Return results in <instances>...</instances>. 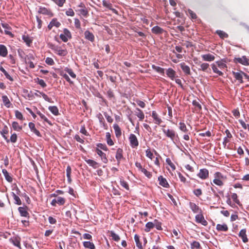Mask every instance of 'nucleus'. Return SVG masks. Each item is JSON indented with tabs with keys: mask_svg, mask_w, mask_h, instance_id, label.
Listing matches in <instances>:
<instances>
[{
	"mask_svg": "<svg viewBox=\"0 0 249 249\" xmlns=\"http://www.w3.org/2000/svg\"><path fill=\"white\" fill-rule=\"evenodd\" d=\"M213 183L219 187L223 186L227 179L226 176L219 172H216L213 174Z\"/></svg>",
	"mask_w": 249,
	"mask_h": 249,
	"instance_id": "obj_1",
	"label": "nucleus"
},
{
	"mask_svg": "<svg viewBox=\"0 0 249 249\" xmlns=\"http://www.w3.org/2000/svg\"><path fill=\"white\" fill-rule=\"evenodd\" d=\"M162 132L167 138H170L173 142L174 141L176 138L178 137V134L174 129L162 128Z\"/></svg>",
	"mask_w": 249,
	"mask_h": 249,
	"instance_id": "obj_2",
	"label": "nucleus"
},
{
	"mask_svg": "<svg viewBox=\"0 0 249 249\" xmlns=\"http://www.w3.org/2000/svg\"><path fill=\"white\" fill-rule=\"evenodd\" d=\"M50 47L59 56H65L68 53L67 50L62 49L61 47L55 46L54 45H51Z\"/></svg>",
	"mask_w": 249,
	"mask_h": 249,
	"instance_id": "obj_3",
	"label": "nucleus"
},
{
	"mask_svg": "<svg viewBox=\"0 0 249 249\" xmlns=\"http://www.w3.org/2000/svg\"><path fill=\"white\" fill-rule=\"evenodd\" d=\"M60 39L64 42H67L69 39L71 38V34L70 31L67 28L63 30V34L60 35Z\"/></svg>",
	"mask_w": 249,
	"mask_h": 249,
	"instance_id": "obj_4",
	"label": "nucleus"
},
{
	"mask_svg": "<svg viewBox=\"0 0 249 249\" xmlns=\"http://www.w3.org/2000/svg\"><path fill=\"white\" fill-rule=\"evenodd\" d=\"M130 145L132 148H136L139 145L138 140L134 134H130L128 138Z\"/></svg>",
	"mask_w": 249,
	"mask_h": 249,
	"instance_id": "obj_5",
	"label": "nucleus"
},
{
	"mask_svg": "<svg viewBox=\"0 0 249 249\" xmlns=\"http://www.w3.org/2000/svg\"><path fill=\"white\" fill-rule=\"evenodd\" d=\"M66 202V199L61 196H58L56 198L52 200L51 204L53 206H56V204L60 206L63 205Z\"/></svg>",
	"mask_w": 249,
	"mask_h": 249,
	"instance_id": "obj_6",
	"label": "nucleus"
},
{
	"mask_svg": "<svg viewBox=\"0 0 249 249\" xmlns=\"http://www.w3.org/2000/svg\"><path fill=\"white\" fill-rule=\"evenodd\" d=\"M38 13L40 14L48 16L50 17H52L53 16V14L52 11L50 9L44 7H39L38 10Z\"/></svg>",
	"mask_w": 249,
	"mask_h": 249,
	"instance_id": "obj_7",
	"label": "nucleus"
},
{
	"mask_svg": "<svg viewBox=\"0 0 249 249\" xmlns=\"http://www.w3.org/2000/svg\"><path fill=\"white\" fill-rule=\"evenodd\" d=\"M196 221L197 223H201L203 226H207L208 225L207 221L205 219L202 213H199L195 216Z\"/></svg>",
	"mask_w": 249,
	"mask_h": 249,
	"instance_id": "obj_8",
	"label": "nucleus"
},
{
	"mask_svg": "<svg viewBox=\"0 0 249 249\" xmlns=\"http://www.w3.org/2000/svg\"><path fill=\"white\" fill-rule=\"evenodd\" d=\"M209 172L208 169L206 168L201 169L199 173L197 174V176L202 179H206L209 177Z\"/></svg>",
	"mask_w": 249,
	"mask_h": 249,
	"instance_id": "obj_9",
	"label": "nucleus"
},
{
	"mask_svg": "<svg viewBox=\"0 0 249 249\" xmlns=\"http://www.w3.org/2000/svg\"><path fill=\"white\" fill-rule=\"evenodd\" d=\"M61 23L59 22L56 18H53L48 25V29L51 30L53 27L58 28L60 26Z\"/></svg>",
	"mask_w": 249,
	"mask_h": 249,
	"instance_id": "obj_10",
	"label": "nucleus"
},
{
	"mask_svg": "<svg viewBox=\"0 0 249 249\" xmlns=\"http://www.w3.org/2000/svg\"><path fill=\"white\" fill-rule=\"evenodd\" d=\"M189 207L194 213H202V210L200 209V208H199V207L198 205H196L195 203L190 202Z\"/></svg>",
	"mask_w": 249,
	"mask_h": 249,
	"instance_id": "obj_11",
	"label": "nucleus"
},
{
	"mask_svg": "<svg viewBox=\"0 0 249 249\" xmlns=\"http://www.w3.org/2000/svg\"><path fill=\"white\" fill-rule=\"evenodd\" d=\"M151 116L154 119L155 124L160 125L162 123V121L160 117L159 114L156 111H152Z\"/></svg>",
	"mask_w": 249,
	"mask_h": 249,
	"instance_id": "obj_12",
	"label": "nucleus"
},
{
	"mask_svg": "<svg viewBox=\"0 0 249 249\" xmlns=\"http://www.w3.org/2000/svg\"><path fill=\"white\" fill-rule=\"evenodd\" d=\"M115 158L117 160L118 165H119L121 160L124 159L123 150L122 148H119L117 149Z\"/></svg>",
	"mask_w": 249,
	"mask_h": 249,
	"instance_id": "obj_13",
	"label": "nucleus"
},
{
	"mask_svg": "<svg viewBox=\"0 0 249 249\" xmlns=\"http://www.w3.org/2000/svg\"><path fill=\"white\" fill-rule=\"evenodd\" d=\"M201 57L202 60L205 61L211 62L215 59L214 55L211 53L202 54Z\"/></svg>",
	"mask_w": 249,
	"mask_h": 249,
	"instance_id": "obj_14",
	"label": "nucleus"
},
{
	"mask_svg": "<svg viewBox=\"0 0 249 249\" xmlns=\"http://www.w3.org/2000/svg\"><path fill=\"white\" fill-rule=\"evenodd\" d=\"M95 151L97 153V154L101 157V160L104 163H107L108 162V160L106 157V154L105 153H104L98 148H96Z\"/></svg>",
	"mask_w": 249,
	"mask_h": 249,
	"instance_id": "obj_15",
	"label": "nucleus"
},
{
	"mask_svg": "<svg viewBox=\"0 0 249 249\" xmlns=\"http://www.w3.org/2000/svg\"><path fill=\"white\" fill-rule=\"evenodd\" d=\"M236 62L242 64L244 65H249V59L247 58L246 56H243L241 58H237L235 59Z\"/></svg>",
	"mask_w": 249,
	"mask_h": 249,
	"instance_id": "obj_16",
	"label": "nucleus"
},
{
	"mask_svg": "<svg viewBox=\"0 0 249 249\" xmlns=\"http://www.w3.org/2000/svg\"><path fill=\"white\" fill-rule=\"evenodd\" d=\"M239 236L242 239L244 243L248 242V238L246 234V230L245 229L241 230L239 233Z\"/></svg>",
	"mask_w": 249,
	"mask_h": 249,
	"instance_id": "obj_17",
	"label": "nucleus"
},
{
	"mask_svg": "<svg viewBox=\"0 0 249 249\" xmlns=\"http://www.w3.org/2000/svg\"><path fill=\"white\" fill-rule=\"evenodd\" d=\"M244 73H245V72H244L243 71H240V72L233 71L232 72V74H233L234 78L236 80H238L240 83H243V75H244Z\"/></svg>",
	"mask_w": 249,
	"mask_h": 249,
	"instance_id": "obj_18",
	"label": "nucleus"
},
{
	"mask_svg": "<svg viewBox=\"0 0 249 249\" xmlns=\"http://www.w3.org/2000/svg\"><path fill=\"white\" fill-rule=\"evenodd\" d=\"M84 36L86 39L92 42L94 41L95 37L94 35L89 30H87L84 32Z\"/></svg>",
	"mask_w": 249,
	"mask_h": 249,
	"instance_id": "obj_19",
	"label": "nucleus"
},
{
	"mask_svg": "<svg viewBox=\"0 0 249 249\" xmlns=\"http://www.w3.org/2000/svg\"><path fill=\"white\" fill-rule=\"evenodd\" d=\"M158 180L159 181V184L165 188L169 187V184L167 181V180L164 178L162 176H160L158 178Z\"/></svg>",
	"mask_w": 249,
	"mask_h": 249,
	"instance_id": "obj_20",
	"label": "nucleus"
},
{
	"mask_svg": "<svg viewBox=\"0 0 249 249\" xmlns=\"http://www.w3.org/2000/svg\"><path fill=\"white\" fill-rule=\"evenodd\" d=\"M180 68H181L183 71L186 75L191 74V71L190 67L185 64V63L183 62L180 64Z\"/></svg>",
	"mask_w": 249,
	"mask_h": 249,
	"instance_id": "obj_21",
	"label": "nucleus"
},
{
	"mask_svg": "<svg viewBox=\"0 0 249 249\" xmlns=\"http://www.w3.org/2000/svg\"><path fill=\"white\" fill-rule=\"evenodd\" d=\"M29 127L30 129H31V131L34 132L36 136H37L38 137L41 136V134H40V132L36 128L35 124L33 123H32V122L29 123Z\"/></svg>",
	"mask_w": 249,
	"mask_h": 249,
	"instance_id": "obj_22",
	"label": "nucleus"
},
{
	"mask_svg": "<svg viewBox=\"0 0 249 249\" xmlns=\"http://www.w3.org/2000/svg\"><path fill=\"white\" fill-rule=\"evenodd\" d=\"M113 128L115 131V136L117 138H119L122 135L121 129L118 124H113Z\"/></svg>",
	"mask_w": 249,
	"mask_h": 249,
	"instance_id": "obj_23",
	"label": "nucleus"
},
{
	"mask_svg": "<svg viewBox=\"0 0 249 249\" xmlns=\"http://www.w3.org/2000/svg\"><path fill=\"white\" fill-rule=\"evenodd\" d=\"M216 229L219 231H227L229 228L226 224H217L216 227Z\"/></svg>",
	"mask_w": 249,
	"mask_h": 249,
	"instance_id": "obj_24",
	"label": "nucleus"
},
{
	"mask_svg": "<svg viewBox=\"0 0 249 249\" xmlns=\"http://www.w3.org/2000/svg\"><path fill=\"white\" fill-rule=\"evenodd\" d=\"M135 114L139 118L140 121H142L144 118V114L143 112L139 108H136Z\"/></svg>",
	"mask_w": 249,
	"mask_h": 249,
	"instance_id": "obj_25",
	"label": "nucleus"
},
{
	"mask_svg": "<svg viewBox=\"0 0 249 249\" xmlns=\"http://www.w3.org/2000/svg\"><path fill=\"white\" fill-rule=\"evenodd\" d=\"M85 161L89 166L94 169L97 168L99 166V163L92 160L86 159Z\"/></svg>",
	"mask_w": 249,
	"mask_h": 249,
	"instance_id": "obj_26",
	"label": "nucleus"
},
{
	"mask_svg": "<svg viewBox=\"0 0 249 249\" xmlns=\"http://www.w3.org/2000/svg\"><path fill=\"white\" fill-rule=\"evenodd\" d=\"M8 54L7 48L4 45H0V55L2 57H6Z\"/></svg>",
	"mask_w": 249,
	"mask_h": 249,
	"instance_id": "obj_27",
	"label": "nucleus"
},
{
	"mask_svg": "<svg viewBox=\"0 0 249 249\" xmlns=\"http://www.w3.org/2000/svg\"><path fill=\"white\" fill-rule=\"evenodd\" d=\"M103 5L104 6H105V7H107V8L109 9V10H111L113 12V13H114L115 14H117V13H118L117 11L115 9L113 8L112 5L111 3L107 2L106 0H103Z\"/></svg>",
	"mask_w": 249,
	"mask_h": 249,
	"instance_id": "obj_28",
	"label": "nucleus"
},
{
	"mask_svg": "<svg viewBox=\"0 0 249 249\" xmlns=\"http://www.w3.org/2000/svg\"><path fill=\"white\" fill-rule=\"evenodd\" d=\"M176 74V71L172 68H169L166 70L167 75L172 80H174Z\"/></svg>",
	"mask_w": 249,
	"mask_h": 249,
	"instance_id": "obj_29",
	"label": "nucleus"
},
{
	"mask_svg": "<svg viewBox=\"0 0 249 249\" xmlns=\"http://www.w3.org/2000/svg\"><path fill=\"white\" fill-rule=\"evenodd\" d=\"M151 31L153 33L155 34H161L164 32V30L158 26L153 27Z\"/></svg>",
	"mask_w": 249,
	"mask_h": 249,
	"instance_id": "obj_30",
	"label": "nucleus"
},
{
	"mask_svg": "<svg viewBox=\"0 0 249 249\" xmlns=\"http://www.w3.org/2000/svg\"><path fill=\"white\" fill-rule=\"evenodd\" d=\"M18 210L20 214V215L24 217H27L29 215V213H28L26 207H19L18 208Z\"/></svg>",
	"mask_w": 249,
	"mask_h": 249,
	"instance_id": "obj_31",
	"label": "nucleus"
},
{
	"mask_svg": "<svg viewBox=\"0 0 249 249\" xmlns=\"http://www.w3.org/2000/svg\"><path fill=\"white\" fill-rule=\"evenodd\" d=\"M2 172L5 178V179L9 182L11 183L13 181L12 178L9 175L7 171L4 169H2Z\"/></svg>",
	"mask_w": 249,
	"mask_h": 249,
	"instance_id": "obj_32",
	"label": "nucleus"
},
{
	"mask_svg": "<svg viewBox=\"0 0 249 249\" xmlns=\"http://www.w3.org/2000/svg\"><path fill=\"white\" fill-rule=\"evenodd\" d=\"M2 100L3 103V104L5 107H10L11 103L6 95L2 96Z\"/></svg>",
	"mask_w": 249,
	"mask_h": 249,
	"instance_id": "obj_33",
	"label": "nucleus"
},
{
	"mask_svg": "<svg viewBox=\"0 0 249 249\" xmlns=\"http://www.w3.org/2000/svg\"><path fill=\"white\" fill-rule=\"evenodd\" d=\"M22 38L23 40V41L26 43V45L28 46H30L31 44L32 43L33 40L28 35H23L22 36Z\"/></svg>",
	"mask_w": 249,
	"mask_h": 249,
	"instance_id": "obj_34",
	"label": "nucleus"
},
{
	"mask_svg": "<svg viewBox=\"0 0 249 249\" xmlns=\"http://www.w3.org/2000/svg\"><path fill=\"white\" fill-rule=\"evenodd\" d=\"M48 109L55 116L59 114L58 109L56 106H50Z\"/></svg>",
	"mask_w": 249,
	"mask_h": 249,
	"instance_id": "obj_35",
	"label": "nucleus"
},
{
	"mask_svg": "<svg viewBox=\"0 0 249 249\" xmlns=\"http://www.w3.org/2000/svg\"><path fill=\"white\" fill-rule=\"evenodd\" d=\"M225 62V60H224V59H222L221 60L216 61V63L218 67L220 69H223L227 68V65L226 64Z\"/></svg>",
	"mask_w": 249,
	"mask_h": 249,
	"instance_id": "obj_36",
	"label": "nucleus"
},
{
	"mask_svg": "<svg viewBox=\"0 0 249 249\" xmlns=\"http://www.w3.org/2000/svg\"><path fill=\"white\" fill-rule=\"evenodd\" d=\"M83 246L85 248L89 249H95V247L92 242L85 241L83 242Z\"/></svg>",
	"mask_w": 249,
	"mask_h": 249,
	"instance_id": "obj_37",
	"label": "nucleus"
},
{
	"mask_svg": "<svg viewBox=\"0 0 249 249\" xmlns=\"http://www.w3.org/2000/svg\"><path fill=\"white\" fill-rule=\"evenodd\" d=\"M199 64L200 68L199 70L203 71H207L209 67V64L207 63H201L200 62H199Z\"/></svg>",
	"mask_w": 249,
	"mask_h": 249,
	"instance_id": "obj_38",
	"label": "nucleus"
},
{
	"mask_svg": "<svg viewBox=\"0 0 249 249\" xmlns=\"http://www.w3.org/2000/svg\"><path fill=\"white\" fill-rule=\"evenodd\" d=\"M179 128L183 132L187 133L188 129L187 128L186 125L183 122H180L179 123Z\"/></svg>",
	"mask_w": 249,
	"mask_h": 249,
	"instance_id": "obj_39",
	"label": "nucleus"
},
{
	"mask_svg": "<svg viewBox=\"0 0 249 249\" xmlns=\"http://www.w3.org/2000/svg\"><path fill=\"white\" fill-rule=\"evenodd\" d=\"M134 240H135V241L136 242V244L137 247L139 249H143L142 246V243H141V242L140 241V238H139V236L138 235L135 234L134 235Z\"/></svg>",
	"mask_w": 249,
	"mask_h": 249,
	"instance_id": "obj_40",
	"label": "nucleus"
},
{
	"mask_svg": "<svg viewBox=\"0 0 249 249\" xmlns=\"http://www.w3.org/2000/svg\"><path fill=\"white\" fill-rule=\"evenodd\" d=\"M215 33L222 39H224L225 38L228 37V35L223 31L217 30Z\"/></svg>",
	"mask_w": 249,
	"mask_h": 249,
	"instance_id": "obj_41",
	"label": "nucleus"
},
{
	"mask_svg": "<svg viewBox=\"0 0 249 249\" xmlns=\"http://www.w3.org/2000/svg\"><path fill=\"white\" fill-rule=\"evenodd\" d=\"M12 125L14 130L17 131H20L22 129V126L19 125L17 122H13Z\"/></svg>",
	"mask_w": 249,
	"mask_h": 249,
	"instance_id": "obj_42",
	"label": "nucleus"
},
{
	"mask_svg": "<svg viewBox=\"0 0 249 249\" xmlns=\"http://www.w3.org/2000/svg\"><path fill=\"white\" fill-rule=\"evenodd\" d=\"M37 114H38L41 119L43 120L44 122L47 123L50 125H52L51 122L48 120V119L42 113H41L40 111H37L36 112Z\"/></svg>",
	"mask_w": 249,
	"mask_h": 249,
	"instance_id": "obj_43",
	"label": "nucleus"
},
{
	"mask_svg": "<svg viewBox=\"0 0 249 249\" xmlns=\"http://www.w3.org/2000/svg\"><path fill=\"white\" fill-rule=\"evenodd\" d=\"M0 70L1 71L6 78L11 81H13V78L8 74V73L5 71V70L1 66L0 67Z\"/></svg>",
	"mask_w": 249,
	"mask_h": 249,
	"instance_id": "obj_44",
	"label": "nucleus"
},
{
	"mask_svg": "<svg viewBox=\"0 0 249 249\" xmlns=\"http://www.w3.org/2000/svg\"><path fill=\"white\" fill-rule=\"evenodd\" d=\"M155 227L154 223L149 222L146 224L145 231L146 232H149L151 229H153Z\"/></svg>",
	"mask_w": 249,
	"mask_h": 249,
	"instance_id": "obj_45",
	"label": "nucleus"
},
{
	"mask_svg": "<svg viewBox=\"0 0 249 249\" xmlns=\"http://www.w3.org/2000/svg\"><path fill=\"white\" fill-rule=\"evenodd\" d=\"M152 68L153 70L156 71L157 72L161 73L162 74H164V70L163 68H162L161 67H160L159 66H155L154 65H153L152 66Z\"/></svg>",
	"mask_w": 249,
	"mask_h": 249,
	"instance_id": "obj_46",
	"label": "nucleus"
},
{
	"mask_svg": "<svg viewBox=\"0 0 249 249\" xmlns=\"http://www.w3.org/2000/svg\"><path fill=\"white\" fill-rule=\"evenodd\" d=\"M211 66H212L213 71L214 73H217L219 76H223V73L222 71L218 70L215 64H212L211 65Z\"/></svg>",
	"mask_w": 249,
	"mask_h": 249,
	"instance_id": "obj_47",
	"label": "nucleus"
},
{
	"mask_svg": "<svg viewBox=\"0 0 249 249\" xmlns=\"http://www.w3.org/2000/svg\"><path fill=\"white\" fill-rule=\"evenodd\" d=\"M10 241L15 246L20 248V243L19 238L15 237L13 239H11Z\"/></svg>",
	"mask_w": 249,
	"mask_h": 249,
	"instance_id": "obj_48",
	"label": "nucleus"
},
{
	"mask_svg": "<svg viewBox=\"0 0 249 249\" xmlns=\"http://www.w3.org/2000/svg\"><path fill=\"white\" fill-rule=\"evenodd\" d=\"M12 196L15 201V204L18 205H20L21 204V201L20 198L17 195H16L15 193H13Z\"/></svg>",
	"mask_w": 249,
	"mask_h": 249,
	"instance_id": "obj_49",
	"label": "nucleus"
},
{
	"mask_svg": "<svg viewBox=\"0 0 249 249\" xmlns=\"http://www.w3.org/2000/svg\"><path fill=\"white\" fill-rule=\"evenodd\" d=\"M120 184L124 188L127 190H129V187L128 183L126 182L123 178H120Z\"/></svg>",
	"mask_w": 249,
	"mask_h": 249,
	"instance_id": "obj_50",
	"label": "nucleus"
},
{
	"mask_svg": "<svg viewBox=\"0 0 249 249\" xmlns=\"http://www.w3.org/2000/svg\"><path fill=\"white\" fill-rule=\"evenodd\" d=\"M193 192L198 197H199L202 195V191L200 188L195 189L193 190Z\"/></svg>",
	"mask_w": 249,
	"mask_h": 249,
	"instance_id": "obj_51",
	"label": "nucleus"
},
{
	"mask_svg": "<svg viewBox=\"0 0 249 249\" xmlns=\"http://www.w3.org/2000/svg\"><path fill=\"white\" fill-rule=\"evenodd\" d=\"M110 236L112 239L116 242H118L120 240V238L118 235L116 234L113 231H110Z\"/></svg>",
	"mask_w": 249,
	"mask_h": 249,
	"instance_id": "obj_52",
	"label": "nucleus"
},
{
	"mask_svg": "<svg viewBox=\"0 0 249 249\" xmlns=\"http://www.w3.org/2000/svg\"><path fill=\"white\" fill-rule=\"evenodd\" d=\"M59 74L61 76H62L64 78H65L67 81H68L70 83H72V82L69 76L66 73H64L63 71H61L59 73Z\"/></svg>",
	"mask_w": 249,
	"mask_h": 249,
	"instance_id": "obj_53",
	"label": "nucleus"
},
{
	"mask_svg": "<svg viewBox=\"0 0 249 249\" xmlns=\"http://www.w3.org/2000/svg\"><path fill=\"white\" fill-rule=\"evenodd\" d=\"M78 12L84 17H87L88 15V11L86 7L79 9Z\"/></svg>",
	"mask_w": 249,
	"mask_h": 249,
	"instance_id": "obj_54",
	"label": "nucleus"
},
{
	"mask_svg": "<svg viewBox=\"0 0 249 249\" xmlns=\"http://www.w3.org/2000/svg\"><path fill=\"white\" fill-rule=\"evenodd\" d=\"M65 71L68 72L70 75L73 78H76V74L73 72V71L71 69H69L68 68H65Z\"/></svg>",
	"mask_w": 249,
	"mask_h": 249,
	"instance_id": "obj_55",
	"label": "nucleus"
},
{
	"mask_svg": "<svg viewBox=\"0 0 249 249\" xmlns=\"http://www.w3.org/2000/svg\"><path fill=\"white\" fill-rule=\"evenodd\" d=\"M37 92H39L42 96L43 99L45 101L50 103H53L52 99L51 98L49 97L46 94H45L43 92H40L39 91H37Z\"/></svg>",
	"mask_w": 249,
	"mask_h": 249,
	"instance_id": "obj_56",
	"label": "nucleus"
},
{
	"mask_svg": "<svg viewBox=\"0 0 249 249\" xmlns=\"http://www.w3.org/2000/svg\"><path fill=\"white\" fill-rule=\"evenodd\" d=\"M191 248L194 249L195 248L199 249L200 248V243L196 241H193L191 244Z\"/></svg>",
	"mask_w": 249,
	"mask_h": 249,
	"instance_id": "obj_57",
	"label": "nucleus"
},
{
	"mask_svg": "<svg viewBox=\"0 0 249 249\" xmlns=\"http://www.w3.org/2000/svg\"><path fill=\"white\" fill-rule=\"evenodd\" d=\"M193 105L196 108L198 111H200L202 109V107L199 103L196 100H194L193 101Z\"/></svg>",
	"mask_w": 249,
	"mask_h": 249,
	"instance_id": "obj_58",
	"label": "nucleus"
},
{
	"mask_svg": "<svg viewBox=\"0 0 249 249\" xmlns=\"http://www.w3.org/2000/svg\"><path fill=\"white\" fill-rule=\"evenodd\" d=\"M166 163L170 166L172 169L174 171L176 169V166L172 162L171 160L169 158H166Z\"/></svg>",
	"mask_w": 249,
	"mask_h": 249,
	"instance_id": "obj_59",
	"label": "nucleus"
},
{
	"mask_svg": "<svg viewBox=\"0 0 249 249\" xmlns=\"http://www.w3.org/2000/svg\"><path fill=\"white\" fill-rule=\"evenodd\" d=\"M15 113L16 117L18 119H19L20 120H24V118L23 117V115H22V113L20 111H19L18 110H15Z\"/></svg>",
	"mask_w": 249,
	"mask_h": 249,
	"instance_id": "obj_60",
	"label": "nucleus"
},
{
	"mask_svg": "<svg viewBox=\"0 0 249 249\" xmlns=\"http://www.w3.org/2000/svg\"><path fill=\"white\" fill-rule=\"evenodd\" d=\"M141 172L143 173L144 175L147 177L148 178H151L152 176V174L151 172L148 171L146 169L143 168L141 171Z\"/></svg>",
	"mask_w": 249,
	"mask_h": 249,
	"instance_id": "obj_61",
	"label": "nucleus"
},
{
	"mask_svg": "<svg viewBox=\"0 0 249 249\" xmlns=\"http://www.w3.org/2000/svg\"><path fill=\"white\" fill-rule=\"evenodd\" d=\"M59 7H62L66 2V0H54L53 1Z\"/></svg>",
	"mask_w": 249,
	"mask_h": 249,
	"instance_id": "obj_62",
	"label": "nucleus"
},
{
	"mask_svg": "<svg viewBox=\"0 0 249 249\" xmlns=\"http://www.w3.org/2000/svg\"><path fill=\"white\" fill-rule=\"evenodd\" d=\"M231 197L233 200V201L235 202L236 203L238 204L240 203V201L238 199V196L236 193H232L231 196Z\"/></svg>",
	"mask_w": 249,
	"mask_h": 249,
	"instance_id": "obj_63",
	"label": "nucleus"
},
{
	"mask_svg": "<svg viewBox=\"0 0 249 249\" xmlns=\"http://www.w3.org/2000/svg\"><path fill=\"white\" fill-rule=\"evenodd\" d=\"M97 146L98 148H100L104 151H107L108 150V148L105 144L99 143L97 144Z\"/></svg>",
	"mask_w": 249,
	"mask_h": 249,
	"instance_id": "obj_64",
	"label": "nucleus"
}]
</instances>
